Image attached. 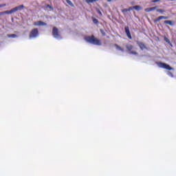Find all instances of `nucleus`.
Returning <instances> with one entry per match:
<instances>
[{"mask_svg": "<svg viewBox=\"0 0 176 176\" xmlns=\"http://www.w3.org/2000/svg\"><path fill=\"white\" fill-rule=\"evenodd\" d=\"M25 6L24 5H20L18 6H16L15 8L11 9L10 10H6L4 12H1V14H13V13H16V12H20L24 9Z\"/></svg>", "mask_w": 176, "mask_h": 176, "instance_id": "obj_1", "label": "nucleus"}, {"mask_svg": "<svg viewBox=\"0 0 176 176\" xmlns=\"http://www.w3.org/2000/svg\"><path fill=\"white\" fill-rule=\"evenodd\" d=\"M85 40L86 41V42H88V43H91V45H96V46H101V41L97 38H96V37H94V36H86L85 37Z\"/></svg>", "mask_w": 176, "mask_h": 176, "instance_id": "obj_2", "label": "nucleus"}, {"mask_svg": "<svg viewBox=\"0 0 176 176\" xmlns=\"http://www.w3.org/2000/svg\"><path fill=\"white\" fill-rule=\"evenodd\" d=\"M156 64L160 68H162L163 69H167L168 71H174V68L171 67L170 65H168L167 63L157 62Z\"/></svg>", "mask_w": 176, "mask_h": 176, "instance_id": "obj_3", "label": "nucleus"}, {"mask_svg": "<svg viewBox=\"0 0 176 176\" xmlns=\"http://www.w3.org/2000/svg\"><path fill=\"white\" fill-rule=\"evenodd\" d=\"M39 36V30L38 28H34L32 30L29 34L30 39H35V38H38Z\"/></svg>", "mask_w": 176, "mask_h": 176, "instance_id": "obj_4", "label": "nucleus"}, {"mask_svg": "<svg viewBox=\"0 0 176 176\" xmlns=\"http://www.w3.org/2000/svg\"><path fill=\"white\" fill-rule=\"evenodd\" d=\"M52 35L56 39H62L61 36L58 34V29L56 27L52 30Z\"/></svg>", "mask_w": 176, "mask_h": 176, "instance_id": "obj_5", "label": "nucleus"}, {"mask_svg": "<svg viewBox=\"0 0 176 176\" xmlns=\"http://www.w3.org/2000/svg\"><path fill=\"white\" fill-rule=\"evenodd\" d=\"M47 24L42 21H36L34 23V25H36V27H39L41 25H47Z\"/></svg>", "mask_w": 176, "mask_h": 176, "instance_id": "obj_6", "label": "nucleus"}, {"mask_svg": "<svg viewBox=\"0 0 176 176\" xmlns=\"http://www.w3.org/2000/svg\"><path fill=\"white\" fill-rule=\"evenodd\" d=\"M163 19L164 20H167V19H168V16H158L156 19L154 20V23H157L160 21V20H163Z\"/></svg>", "mask_w": 176, "mask_h": 176, "instance_id": "obj_7", "label": "nucleus"}, {"mask_svg": "<svg viewBox=\"0 0 176 176\" xmlns=\"http://www.w3.org/2000/svg\"><path fill=\"white\" fill-rule=\"evenodd\" d=\"M125 32L129 39H132L131 34L130 33V28L128 26L125 27Z\"/></svg>", "mask_w": 176, "mask_h": 176, "instance_id": "obj_8", "label": "nucleus"}, {"mask_svg": "<svg viewBox=\"0 0 176 176\" xmlns=\"http://www.w3.org/2000/svg\"><path fill=\"white\" fill-rule=\"evenodd\" d=\"M157 9V6L149 8H145L144 12H153V10H156Z\"/></svg>", "mask_w": 176, "mask_h": 176, "instance_id": "obj_9", "label": "nucleus"}, {"mask_svg": "<svg viewBox=\"0 0 176 176\" xmlns=\"http://www.w3.org/2000/svg\"><path fill=\"white\" fill-rule=\"evenodd\" d=\"M139 47L141 49V50H144V49H146V47L145 46V44L141 43V42H137Z\"/></svg>", "mask_w": 176, "mask_h": 176, "instance_id": "obj_10", "label": "nucleus"}, {"mask_svg": "<svg viewBox=\"0 0 176 176\" xmlns=\"http://www.w3.org/2000/svg\"><path fill=\"white\" fill-rule=\"evenodd\" d=\"M44 9L45 10H49V9H50V10H54V8L52 6L47 4V5L44 6Z\"/></svg>", "mask_w": 176, "mask_h": 176, "instance_id": "obj_11", "label": "nucleus"}, {"mask_svg": "<svg viewBox=\"0 0 176 176\" xmlns=\"http://www.w3.org/2000/svg\"><path fill=\"white\" fill-rule=\"evenodd\" d=\"M133 9H135V10H141V9H142V7H141L140 6H133Z\"/></svg>", "mask_w": 176, "mask_h": 176, "instance_id": "obj_12", "label": "nucleus"}, {"mask_svg": "<svg viewBox=\"0 0 176 176\" xmlns=\"http://www.w3.org/2000/svg\"><path fill=\"white\" fill-rule=\"evenodd\" d=\"M164 24H168L169 25H174L173 21H164Z\"/></svg>", "mask_w": 176, "mask_h": 176, "instance_id": "obj_13", "label": "nucleus"}, {"mask_svg": "<svg viewBox=\"0 0 176 176\" xmlns=\"http://www.w3.org/2000/svg\"><path fill=\"white\" fill-rule=\"evenodd\" d=\"M115 47H116V49L118 50H120L121 52H124V50H123V48H122V47L118 45L117 44L115 45Z\"/></svg>", "mask_w": 176, "mask_h": 176, "instance_id": "obj_14", "label": "nucleus"}, {"mask_svg": "<svg viewBox=\"0 0 176 176\" xmlns=\"http://www.w3.org/2000/svg\"><path fill=\"white\" fill-rule=\"evenodd\" d=\"M126 47L129 52H131V50H133V47H134L133 45H126Z\"/></svg>", "mask_w": 176, "mask_h": 176, "instance_id": "obj_15", "label": "nucleus"}, {"mask_svg": "<svg viewBox=\"0 0 176 176\" xmlns=\"http://www.w3.org/2000/svg\"><path fill=\"white\" fill-rule=\"evenodd\" d=\"M66 2L67 3H68V5H69V6L74 8V3H72V1H71V0H66Z\"/></svg>", "mask_w": 176, "mask_h": 176, "instance_id": "obj_16", "label": "nucleus"}, {"mask_svg": "<svg viewBox=\"0 0 176 176\" xmlns=\"http://www.w3.org/2000/svg\"><path fill=\"white\" fill-rule=\"evenodd\" d=\"M166 74L168 76H170V78H174V74H173V73H171V72H166Z\"/></svg>", "mask_w": 176, "mask_h": 176, "instance_id": "obj_17", "label": "nucleus"}, {"mask_svg": "<svg viewBox=\"0 0 176 176\" xmlns=\"http://www.w3.org/2000/svg\"><path fill=\"white\" fill-rule=\"evenodd\" d=\"M8 38H17V35L16 34H8Z\"/></svg>", "mask_w": 176, "mask_h": 176, "instance_id": "obj_18", "label": "nucleus"}, {"mask_svg": "<svg viewBox=\"0 0 176 176\" xmlns=\"http://www.w3.org/2000/svg\"><path fill=\"white\" fill-rule=\"evenodd\" d=\"M157 12L159 13H164L166 11L164 9H157Z\"/></svg>", "mask_w": 176, "mask_h": 176, "instance_id": "obj_19", "label": "nucleus"}, {"mask_svg": "<svg viewBox=\"0 0 176 176\" xmlns=\"http://www.w3.org/2000/svg\"><path fill=\"white\" fill-rule=\"evenodd\" d=\"M93 23H94V24H98V19L94 18Z\"/></svg>", "mask_w": 176, "mask_h": 176, "instance_id": "obj_20", "label": "nucleus"}, {"mask_svg": "<svg viewBox=\"0 0 176 176\" xmlns=\"http://www.w3.org/2000/svg\"><path fill=\"white\" fill-rule=\"evenodd\" d=\"M121 12L124 14H126V12H129V10L127 8H124L123 10H121Z\"/></svg>", "mask_w": 176, "mask_h": 176, "instance_id": "obj_21", "label": "nucleus"}, {"mask_svg": "<svg viewBox=\"0 0 176 176\" xmlns=\"http://www.w3.org/2000/svg\"><path fill=\"white\" fill-rule=\"evenodd\" d=\"M100 32L103 36H105V35H107V33H105V31H104V30H100Z\"/></svg>", "mask_w": 176, "mask_h": 176, "instance_id": "obj_22", "label": "nucleus"}, {"mask_svg": "<svg viewBox=\"0 0 176 176\" xmlns=\"http://www.w3.org/2000/svg\"><path fill=\"white\" fill-rule=\"evenodd\" d=\"M129 53V54H135V55L138 54V53L134 51H130Z\"/></svg>", "mask_w": 176, "mask_h": 176, "instance_id": "obj_23", "label": "nucleus"}, {"mask_svg": "<svg viewBox=\"0 0 176 176\" xmlns=\"http://www.w3.org/2000/svg\"><path fill=\"white\" fill-rule=\"evenodd\" d=\"M97 13H98V14H100V16H102V13L101 12V11L100 10H96Z\"/></svg>", "mask_w": 176, "mask_h": 176, "instance_id": "obj_24", "label": "nucleus"}, {"mask_svg": "<svg viewBox=\"0 0 176 176\" xmlns=\"http://www.w3.org/2000/svg\"><path fill=\"white\" fill-rule=\"evenodd\" d=\"M164 41L167 43H170V40L168 38H167V37H164Z\"/></svg>", "mask_w": 176, "mask_h": 176, "instance_id": "obj_25", "label": "nucleus"}, {"mask_svg": "<svg viewBox=\"0 0 176 176\" xmlns=\"http://www.w3.org/2000/svg\"><path fill=\"white\" fill-rule=\"evenodd\" d=\"M151 2L153 3H156V2H160V0H152Z\"/></svg>", "mask_w": 176, "mask_h": 176, "instance_id": "obj_26", "label": "nucleus"}, {"mask_svg": "<svg viewBox=\"0 0 176 176\" xmlns=\"http://www.w3.org/2000/svg\"><path fill=\"white\" fill-rule=\"evenodd\" d=\"M128 9V12H130L131 10H133V9H134V6L133 7H129Z\"/></svg>", "mask_w": 176, "mask_h": 176, "instance_id": "obj_27", "label": "nucleus"}, {"mask_svg": "<svg viewBox=\"0 0 176 176\" xmlns=\"http://www.w3.org/2000/svg\"><path fill=\"white\" fill-rule=\"evenodd\" d=\"M107 2H112V0H107Z\"/></svg>", "mask_w": 176, "mask_h": 176, "instance_id": "obj_28", "label": "nucleus"}, {"mask_svg": "<svg viewBox=\"0 0 176 176\" xmlns=\"http://www.w3.org/2000/svg\"><path fill=\"white\" fill-rule=\"evenodd\" d=\"M3 6H5V5H1V8H3Z\"/></svg>", "mask_w": 176, "mask_h": 176, "instance_id": "obj_29", "label": "nucleus"}]
</instances>
